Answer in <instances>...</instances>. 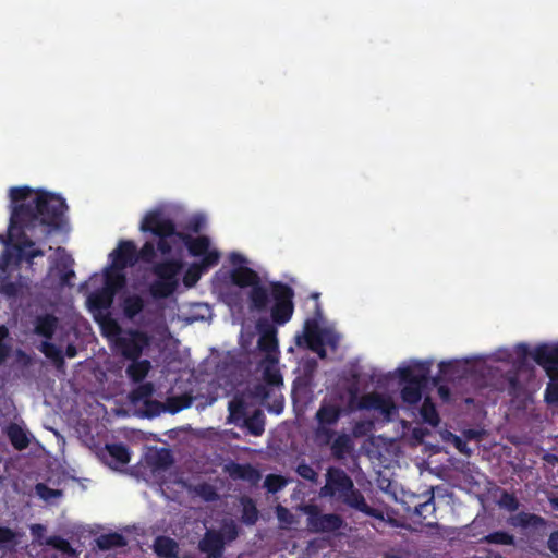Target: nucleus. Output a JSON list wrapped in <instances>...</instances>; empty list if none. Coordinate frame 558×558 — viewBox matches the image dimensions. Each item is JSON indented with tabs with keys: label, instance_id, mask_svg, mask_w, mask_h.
I'll return each instance as SVG.
<instances>
[{
	"label": "nucleus",
	"instance_id": "nucleus-21",
	"mask_svg": "<svg viewBox=\"0 0 558 558\" xmlns=\"http://www.w3.org/2000/svg\"><path fill=\"white\" fill-rule=\"evenodd\" d=\"M153 549L160 558H178L179 544L169 536L159 535L154 541Z\"/></svg>",
	"mask_w": 558,
	"mask_h": 558
},
{
	"label": "nucleus",
	"instance_id": "nucleus-35",
	"mask_svg": "<svg viewBox=\"0 0 558 558\" xmlns=\"http://www.w3.org/2000/svg\"><path fill=\"white\" fill-rule=\"evenodd\" d=\"M173 463V457L169 449L157 450L150 458V464L155 469L166 470Z\"/></svg>",
	"mask_w": 558,
	"mask_h": 558
},
{
	"label": "nucleus",
	"instance_id": "nucleus-25",
	"mask_svg": "<svg viewBox=\"0 0 558 558\" xmlns=\"http://www.w3.org/2000/svg\"><path fill=\"white\" fill-rule=\"evenodd\" d=\"M96 544L100 550L106 551L113 548H122L128 545V542L122 534L111 532L98 536L96 538Z\"/></svg>",
	"mask_w": 558,
	"mask_h": 558
},
{
	"label": "nucleus",
	"instance_id": "nucleus-46",
	"mask_svg": "<svg viewBox=\"0 0 558 558\" xmlns=\"http://www.w3.org/2000/svg\"><path fill=\"white\" fill-rule=\"evenodd\" d=\"M16 534L7 526H0V548H7L15 544Z\"/></svg>",
	"mask_w": 558,
	"mask_h": 558
},
{
	"label": "nucleus",
	"instance_id": "nucleus-6",
	"mask_svg": "<svg viewBox=\"0 0 558 558\" xmlns=\"http://www.w3.org/2000/svg\"><path fill=\"white\" fill-rule=\"evenodd\" d=\"M430 364L415 362L413 365L398 368L401 389V399L409 405L417 404L422 399V390L428 381Z\"/></svg>",
	"mask_w": 558,
	"mask_h": 558
},
{
	"label": "nucleus",
	"instance_id": "nucleus-20",
	"mask_svg": "<svg viewBox=\"0 0 558 558\" xmlns=\"http://www.w3.org/2000/svg\"><path fill=\"white\" fill-rule=\"evenodd\" d=\"M35 242L24 232L21 236V241L13 245L16 251L17 258L20 260H26L32 264L35 257L44 256V251L40 248H34Z\"/></svg>",
	"mask_w": 558,
	"mask_h": 558
},
{
	"label": "nucleus",
	"instance_id": "nucleus-38",
	"mask_svg": "<svg viewBox=\"0 0 558 558\" xmlns=\"http://www.w3.org/2000/svg\"><path fill=\"white\" fill-rule=\"evenodd\" d=\"M45 543H46V545H48L63 554H68V555L75 554V550L72 548L70 542L64 539L61 536H58V535L49 536Z\"/></svg>",
	"mask_w": 558,
	"mask_h": 558
},
{
	"label": "nucleus",
	"instance_id": "nucleus-63",
	"mask_svg": "<svg viewBox=\"0 0 558 558\" xmlns=\"http://www.w3.org/2000/svg\"><path fill=\"white\" fill-rule=\"evenodd\" d=\"M230 260L234 265L243 264L246 262V259L241 254H238V253H232L230 256Z\"/></svg>",
	"mask_w": 558,
	"mask_h": 558
},
{
	"label": "nucleus",
	"instance_id": "nucleus-5",
	"mask_svg": "<svg viewBox=\"0 0 558 558\" xmlns=\"http://www.w3.org/2000/svg\"><path fill=\"white\" fill-rule=\"evenodd\" d=\"M151 274L156 277L148 287L149 294L155 300L167 299L174 293L179 287V275L182 270V262L177 258H169L151 263Z\"/></svg>",
	"mask_w": 558,
	"mask_h": 558
},
{
	"label": "nucleus",
	"instance_id": "nucleus-16",
	"mask_svg": "<svg viewBox=\"0 0 558 558\" xmlns=\"http://www.w3.org/2000/svg\"><path fill=\"white\" fill-rule=\"evenodd\" d=\"M343 413L344 410L341 404L324 399L315 414V418L318 426H332L339 422Z\"/></svg>",
	"mask_w": 558,
	"mask_h": 558
},
{
	"label": "nucleus",
	"instance_id": "nucleus-52",
	"mask_svg": "<svg viewBox=\"0 0 558 558\" xmlns=\"http://www.w3.org/2000/svg\"><path fill=\"white\" fill-rule=\"evenodd\" d=\"M146 407V416L154 417L158 415L161 412V409L163 408L162 403L156 400H148L145 403Z\"/></svg>",
	"mask_w": 558,
	"mask_h": 558
},
{
	"label": "nucleus",
	"instance_id": "nucleus-61",
	"mask_svg": "<svg viewBox=\"0 0 558 558\" xmlns=\"http://www.w3.org/2000/svg\"><path fill=\"white\" fill-rule=\"evenodd\" d=\"M546 374L550 378V383H558V366L548 367Z\"/></svg>",
	"mask_w": 558,
	"mask_h": 558
},
{
	"label": "nucleus",
	"instance_id": "nucleus-56",
	"mask_svg": "<svg viewBox=\"0 0 558 558\" xmlns=\"http://www.w3.org/2000/svg\"><path fill=\"white\" fill-rule=\"evenodd\" d=\"M283 405H284V402H283V398L280 397V398H275L274 402L271 405L268 407V410L270 412H274L276 414H279L282 412L283 410Z\"/></svg>",
	"mask_w": 558,
	"mask_h": 558
},
{
	"label": "nucleus",
	"instance_id": "nucleus-41",
	"mask_svg": "<svg viewBox=\"0 0 558 558\" xmlns=\"http://www.w3.org/2000/svg\"><path fill=\"white\" fill-rule=\"evenodd\" d=\"M202 259L197 264L203 271H206L208 268L216 266L219 263V252L216 250H208L204 255L201 256Z\"/></svg>",
	"mask_w": 558,
	"mask_h": 558
},
{
	"label": "nucleus",
	"instance_id": "nucleus-2",
	"mask_svg": "<svg viewBox=\"0 0 558 558\" xmlns=\"http://www.w3.org/2000/svg\"><path fill=\"white\" fill-rule=\"evenodd\" d=\"M231 281L240 287H251L248 292L250 310L265 313L269 310L274 323L282 326L287 324L294 312V290L281 281L269 283V290L260 284L258 274L250 268L240 266L231 271Z\"/></svg>",
	"mask_w": 558,
	"mask_h": 558
},
{
	"label": "nucleus",
	"instance_id": "nucleus-64",
	"mask_svg": "<svg viewBox=\"0 0 558 558\" xmlns=\"http://www.w3.org/2000/svg\"><path fill=\"white\" fill-rule=\"evenodd\" d=\"M77 354V350L74 344H68L65 348V355L70 359L75 357Z\"/></svg>",
	"mask_w": 558,
	"mask_h": 558
},
{
	"label": "nucleus",
	"instance_id": "nucleus-53",
	"mask_svg": "<svg viewBox=\"0 0 558 558\" xmlns=\"http://www.w3.org/2000/svg\"><path fill=\"white\" fill-rule=\"evenodd\" d=\"M199 494L206 501H214L217 498L216 490L208 484L201 485Z\"/></svg>",
	"mask_w": 558,
	"mask_h": 558
},
{
	"label": "nucleus",
	"instance_id": "nucleus-12",
	"mask_svg": "<svg viewBox=\"0 0 558 558\" xmlns=\"http://www.w3.org/2000/svg\"><path fill=\"white\" fill-rule=\"evenodd\" d=\"M359 407L364 410L379 411L387 417V420H390V416L396 412L393 401L390 398L376 392L363 396Z\"/></svg>",
	"mask_w": 558,
	"mask_h": 558
},
{
	"label": "nucleus",
	"instance_id": "nucleus-13",
	"mask_svg": "<svg viewBox=\"0 0 558 558\" xmlns=\"http://www.w3.org/2000/svg\"><path fill=\"white\" fill-rule=\"evenodd\" d=\"M508 524L522 531H539L546 527L547 521L535 513L525 511L518 512L508 519Z\"/></svg>",
	"mask_w": 558,
	"mask_h": 558
},
{
	"label": "nucleus",
	"instance_id": "nucleus-36",
	"mask_svg": "<svg viewBox=\"0 0 558 558\" xmlns=\"http://www.w3.org/2000/svg\"><path fill=\"white\" fill-rule=\"evenodd\" d=\"M421 415L424 422L428 423L434 427H436L440 422L436 407L434 403L430 402L429 399H425V401L423 402V405L421 408Z\"/></svg>",
	"mask_w": 558,
	"mask_h": 558
},
{
	"label": "nucleus",
	"instance_id": "nucleus-8",
	"mask_svg": "<svg viewBox=\"0 0 558 558\" xmlns=\"http://www.w3.org/2000/svg\"><path fill=\"white\" fill-rule=\"evenodd\" d=\"M150 339L146 332L130 329L116 339L118 351L128 360L135 361L140 359L143 350L149 345Z\"/></svg>",
	"mask_w": 558,
	"mask_h": 558
},
{
	"label": "nucleus",
	"instance_id": "nucleus-24",
	"mask_svg": "<svg viewBox=\"0 0 558 558\" xmlns=\"http://www.w3.org/2000/svg\"><path fill=\"white\" fill-rule=\"evenodd\" d=\"M114 295L112 291L101 288L89 295L88 303L94 310L108 311L113 303Z\"/></svg>",
	"mask_w": 558,
	"mask_h": 558
},
{
	"label": "nucleus",
	"instance_id": "nucleus-28",
	"mask_svg": "<svg viewBox=\"0 0 558 558\" xmlns=\"http://www.w3.org/2000/svg\"><path fill=\"white\" fill-rule=\"evenodd\" d=\"M107 453L118 465H125L130 462L131 453L124 444H107L105 447Z\"/></svg>",
	"mask_w": 558,
	"mask_h": 558
},
{
	"label": "nucleus",
	"instance_id": "nucleus-3",
	"mask_svg": "<svg viewBox=\"0 0 558 558\" xmlns=\"http://www.w3.org/2000/svg\"><path fill=\"white\" fill-rule=\"evenodd\" d=\"M140 230L157 238V250L163 256L170 255L173 248L181 243L195 257L204 255L210 246L209 238L206 235L193 238L187 233L178 231L174 221L160 209L146 213L141 221Z\"/></svg>",
	"mask_w": 558,
	"mask_h": 558
},
{
	"label": "nucleus",
	"instance_id": "nucleus-14",
	"mask_svg": "<svg viewBox=\"0 0 558 558\" xmlns=\"http://www.w3.org/2000/svg\"><path fill=\"white\" fill-rule=\"evenodd\" d=\"M275 325L277 324L272 320L270 323L267 319H259L257 322L256 328L259 333L257 344L262 351L270 353L278 348L277 329Z\"/></svg>",
	"mask_w": 558,
	"mask_h": 558
},
{
	"label": "nucleus",
	"instance_id": "nucleus-39",
	"mask_svg": "<svg viewBox=\"0 0 558 558\" xmlns=\"http://www.w3.org/2000/svg\"><path fill=\"white\" fill-rule=\"evenodd\" d=\"M498 505L500 508H504L510 512L517 511L520 507V502L515 495L507 490H502L498 500Z\"/></svg>",
	"mask_w": 558,
	"mask_h": 558
},
{
	"label": "nucleus",
	"instance_id": "nucleus-4",
	"mask_svg": "<svg viewBox=\"0 0 558 558\" xmlns=\"http://www.w3.org/2000/svg\"><path fill=\"white\" fill-rule=\"evenodd\" d=\"M320 496L336 497L343 504L365 514H373V508L369 507L363 494L354 487L352 478L344 470L330 466L326 473V483L320 488Z\"/></svg>",
	"mask_w": 558,
	"mask_h": 558
},
{
	"label": "nucleus",
	"instance_id": "nucleus-42",
	"mask_svg": "<svg viewBox=\"0 0 558 558\" xmlns=\"http://www.w3.org/2000/svg\"><path fill=\"white\" fill-rule=\"evenodd\" d=\"M203 269L197 264H193L186 270L183 282L185 287H193L199 280Z\"/></svg>",
	"mask_w": 558,
	"mask_h": 558
},
{
	"label": "nucleus",
	"instance_id": "nucleus-45",
	"mask_svg": "<svg viewBox=\"0 0 558 558\" xmlns=\"http://www.w3.org/2000/svg\"><path fill=\"white\" fill-rule=\"evenodd\" d=\"M296 473L302 478L310 481L312 483H316L318 478V473L307 463L301 462L296 466Z\"/></svg>",
	"mask_w": 558,
	"mask_h": 558
},
{
	"label": "nucleus",
	"instance_id": "nucleus-37",
	"mask_svg": "<svg viewBox=\"0 0 558 558\" xmlns=\"http://www.w3.org/2000/svg\"><path fill=\"white\" fill-rule=\"evenodd\" d=\"M439 375L434 377V385H438L440 379H453L460 377L458 375V364L454 362H440L439 363Z\"/></svg>",
	"mask_w": 558,
	"mask_h": 558
},
{
	"label": "nucleus",
	"instance_id": "nucleus-18",
	"mask_svg": "<svg viewBox=\"0 0 558 558\" xmlns=\"http://www.w3.org/2000/svg\"><path fill=\"white\" fill-rule=\"evenodd\" d=\"M532 357L545 372L548 367L558 366V344H539L534 349Z\"/></svg>",
	"mask_w": 558,
	"mask_h": 558
},
{
	"label": "nucleus",
	"instance_id": "nucleus-29",
	"mask_svg": "<svg viewBox=\"0 0 558 558\" xmlns=\"http://www.w3.org/2000/svg\"><path fill=\"white\" fill-rule=\"evenodd\" d=\"M7 435H8V438L10 440L11 445L16 450H24L29 445V439H28L25 430L17 424H11L8 427Z\"/></svg>",
	"mask_w": 558,
	"mask_h": 558
},
{
	"label": "nucleus",
	"instance_id": "nucleus-26",
	"mask_svg": "<svg viewBox=\"0 0 558 558\" xmlns=\"http://www.w3.org/2000/svg\"><path fill=\"white\" fill-rule=\"evenodd\" d=\"M151 364L148 360L132 361V363L126 367L128 377L134 383H142L144 378L148 375L150 371Z\"/></svg>",
	"mask_w": 558,
	"mask_h": 558
},
{
	"label": "nucleus",
	"instance_id": "nucleus-43",
	"mask_svg": "<svg viewBox=\"0 0 558 558\" xmlns=\"http://www.w3.org/2000/svg\"><path fill=\"white\" fill-rule=\"evenodd\" d=\"M40 351L49 359L53 360V361H57V362H62L63 361V356H62V353H61V350L53 343L49 342V341H44L41 343V348H40Z\"/></svg>",
	"mask_w": 558,
	"mask_h": 558
},
{
	"label": "nucleus",
	"instance_id": "nucleus-23",
	"mask_svg": "<svg viewBox=\"0 0 558 558\" xmlns=\"http://www.w3.org/2000/svg\"><path fill=\"white\" fill-rule=\"evenodd\" d=\"M125 284L126 277L123 274V270H118L111 266L105 271L104 289L112 291L113 294H117L118 291L125 287Z\"/></svg>",
	"mask_w": 558,
	"mask_h": 558
},
{
	"label": "nucleus",
	"instance_id": "nucleus-22",
	"mask_svg": "<svg viewBox=\"0 0 558 558\" xmlns=\"http://www.w3.org/2000/svg\"><path fill=\"white\" fill-rule=\"evenodd\" d=\"M121 308L123 315L130 319L133 320L136 316H138L145 308V301L144 299L138 294H129L125 295L121 300Z\"/></svg>",
	"mask_w": 558,
	"mask_h": 558
},
{
	"label": "nucleus",
	"instance_id": "nucleus-59",
	"mask_svg": "<svg viewBox=\"0 0 558 558\" xmlns=\"http://www.w3.org/2000/svg\"><path fill=\"white\" fill-rule=\"evenodd\" d=\"M515 352H517L518 356L521 359H525L529 355L532 356V354H533V352L530 351L527 344H525V343L518 344L515 347Z\"/></svg>",
	"mask_w": 558,
	"mask_h": 558
},
{
	"label": "nucleus",
	"instance_id": "nucleus-34",
	"mask_svg": "<svg viewBox=\"0 0 558 558\" xmlns=\"http://www.w3.org/2000/svg\"><path fill=\"white\" fill-rule=\"evenodd\" d=\"M482 542L486 543V544L507 545V546L515 545L514 536L506 531H495V532L488 533L487 535H485L482 538Z\"/></svg>",
	"mask_w": 558,
	"mask_h": 558
},
{
	"label": "nucleus",
	"instance_id": "nucleus-19",
	"mask_svg": "<svg viewBox=\"0 0 558 558\" xmlns=\"http://www.w3.org/2000/svg\"><path fill=\"white\" fill-rule=\"evenodd\" d=\"M59 320L53 314L37 315L34 319V332L47 340L52 339Z\"/></svg>",
	"mask_w": 558,
	"mask_h": 558
},
{
	"label": "nucleus",
	"instance_id": "nucleus-1",
	"mask_svg": "<svg viewBox=\"0 0 558 558\" xmlns=\"http://www.w3.org/2000/svg\"><path fill=\"white\" fill-rule=\"evenodd\" d=\"M34 191L29 186L11 187L9 195L13 203L5 234H0V243L9 246L20 243L22 234L48 238L60 230L68 210L65 199L44 190Z\"/></svg>",
	"mask_w": 558,
	"mask_h": 558
},
{
	"label": "nucleus",
	"instance_id": "nucleus-15",
	"mask_svg": "<svg viewBox=\"0 0 558 558\" xmlns=\"http://www.w3.org/2000/svg\"><path fill=\"white\" fill-rule=\"evenodd\" d=\"M303 339L306 347L318 354L320 359L326 357V350L324 348L323 329L314 320H307L304 326Z\"/></svg>",
	"mask_w": 558,
	"mask_h": 558
},
{
	"label": "nucleus",
	"instance_id": "nucleus-40",
	"mask_svg": "<svg viewBox=\"0 0 558 558\" xmlns=\"http://www.w3.org/2000/svg\"><path fill=\"white\" fill-rule=\"evenodd\" d=\"M191 403L192 399L187 396L173 397L167 400L169 412L171 413H177L183 409H186L191 405Z\"/></svg>",
	"mask_w": 558,
	"mask_h": 558
},
{
	"label": "nucleus",
	"instance_id": "nucleus-17",
	"mask_svg": "<svg viewBox=\"0 0 558 558\" xmlns=\"http://www.w3.org/2000/svg\"><path fill=\"white\" fill-rule=\"evenodd\" d=\"M226 471L232 480H242L251 484H257L260 480L259 471L250 463L241 464L230 462L226 465Z\"/></svg>",
	"mask_w": 558,
	"mask_h": 558
},
{
	"label": "nucleus",
	"instance_id": "nucleus-51",
	"mask_svg": "<svg viewBox=\"0 0 558 558\" xmlns=\"http://www.w3.org/2000/svg\"><path fill=\"white\" fill-rule=\"evenodd\" d=\"M36 490L44 499H49L51 497H57L61 495L60 490L49 488L43 483L36 485Z\"/></svg>",
	"mask_w": 558,
	"mask_h": 558
},
{
	"label": "nucleus",
	"instance_id": "nucleus-60",
	"mask_svg": "<svg viewBox=\"0 0 558 558\" xmlns=\"http://www.w3.org/2000/svg\"><path fill=\"white\" fill-rule=\"evenodd\" d=\"M438 395L442 400L448 401L450 399V388L446 385H439Z\"/></svg>",
	"mask_w": 558,
	"mask_h": 558
},
{
	"label": "nucleus",
	"instance_id": "nucleus-57",
	"mask_svg": "<svg viewBox=\"0 0 558 558\" xmlns=\"http://www.w3.org/2000/svg\"><path fill=\"white\" fill-rule=\"evenodd\" d=\"M430 507L434 509V505L432 501L422 502L415 507L414 513L417 514L418 517H422L423 519H425L424 512L427 511L428 508H430Z\"/></svg>",
	"mask_w": 558,
	"mask_h": 558
},
{
	"label": "nucleus",
	"instance_id": "nucleus-11",
	"mask_svg": "<svg viewBox=\"0 0 558 558\" xmlns=\"http://www.w3.org/2000/svg\"><path fill=\"white\" fill-rule=\"evenodd\" d=\"M226 542L223 535L215 530H207L203 538L198 542L201 553L207 555V558H222Z\"/></svg>",
	"mask_w": 558,
	"mask_h": 558
},
{
	"label": "nucleus",
	"instance_id": "nucleus-55",
	"mask_svg": "<svg viewBox=\"0 0 558 558\" xmlns=\"http://www.w3.org/2000/svg\"><path fill=\"white\" fill-rule=\"evenodd\" d=\"M12 259H13V254L10 253L8 250L2 253V255L0 256V270L2 274L5 272L7 268L11 264Z\"/></svg>",
	"mask_w": 558,
	"mask_h": 558
},
{
	"label": "nucleus",
	"instance_id": "nucleus-62",
	"mask_svg": "<svg viewBox=\"0 0 558 558\" xmlns=\"http://www.w3.org/2000/svg\"><path fill=\"white\" fill-rule=\"evenodd\" d=\"M74 276H75V272H74V270H72V269L64 271V272L61 275V283H62V284H70V280H71V278H73Z\"/></svg>",
	"mask_w": 558,
	"mask_h": 558
},
{
	"label": "nucleus",
	"instance_id": "nucleus-7",
	"mask_svg": "<svg viewBox=\"0 0 558 558\" xmlns=\"http://www.w3.org/2000/svg\"><path fill=\"white\" fill-rule=\"evenodd\" d=\"M157 243L146 241L137 251L136 245L131 240H121L116 250L110 253L112 268L124 270L138 262L150 264L156 258Z\"/></svg>",
	"mask_w": 558,
	"mask_h": 558
},
{
	"label": "nucleus",
	"instance_id": "nucleus-30",
	"mask_svg": "<svg viewBox=\"0 0 558 558\" xmlns=\"http://www.w3.org/2000/svg\"><path fill=\"white\" fill-rule=\"evenodd\" d=\"M330 449L336 459H343L352 449L351 438L345 434L337 436L331 442Z\"/></svg>",
	"mask_w": 558,
	"mask_h": 558
},
{
	"label": "nucleus",
	"instance_id": "nucleus-27",
	"mask_svg": "<svg viewBox=\"0 0 558 558\" xmlns=\"http://www.w3.org/2000/svg\"><path fill=\"white\" fill-rule=\"evenodd\" d=\"M242 506L241 520L246 525H254L258 521V509L255 501L247 496L240 499Z\"/></svg>",
	"mask_w": 558,
	"mask_h": 558
},
{
	"label": "nucleus",
	"instance_id": "nucleus-9",
	"mask_svg": "<svg viewBox=\"0 0 558 558\" xmlns=\"http://www.w3.org/2000/svg\"><path fill=\"white\" fill-rule=\"evenodd\" d=\"M307 525L315 533H330L343 525V519L337 513H322L317 507L307 509Z\"/></svg>",
	"mask_w": 558,
	"mask_h": 558
},
{
	"label": "nucleus",
	"instance_id": "nucleus-44",
	"mask_svg": "<svg viewBox=\"0 0 558 558\" xmlns=\"http://www.w3.org/2000/svg\"><path fill=\"white\" fill-rule=\"evenodd\" d=\"M329 427L330 426H317L315 430V439L322 446L332 442L331 440L335 436V433Z\"/></svg>",
	"mask_w": 558,
	"mask_h": 558
},
{
	"label": "nucleus",
	"instance_id": "nucleus-10",
	"mask_svg": "<svg viewBox=\"0 0 558 558\" xmlns=\"http://www.w3.org/2000/svg\"><path fill=\"white\" fill-rule=\"evenodd\" d=\"M283 385V378L279 369L266 367L263 372V383L254 386V396L267 400L275 388Z\"/></svg>",
	"mask_w": 558,
	"mask_h": 558
},
{
	"label": "nucleus",
	"instance_id": "nucleus-48",
	"mask_svg": "<svg viewBox=\"0 0 558 558\" xmlns=\"http://www.w3.org/2000/svg\"><path fill=\"white\" fill-rule=\"evenodd\" d=\"M286 484V481L280 475H268L265 480L267 489L271 493H276L281 489Z\"/></svg>",
	"mask_w": 558,
	"mask_h": 558
},
{
	"label": "nucleus",
	"instance_id": "nucleus-50",
	"mask_svg": "<svg viewBox=\"0 0 558 558\" xmlns=\"http://www.w3.org/2000/svg\"><path fill=\"white\" fill-rule=\"evenodd\" d=\"M324 347L329 345L331 349H337L339 344V336L329 329H323Z\"/></svg>",
	"mask_w": 558,
	"mask_h": 558
},
{
	"label": "nucleus",
	"instance_id": "nucleus-49",
	"mask_svg": "<svg viewBox=\"0 0 558 558\" xmlns=\"http://www.w3.org/2000/svg\"><path fill=\"white\" fill-rule=\"evenodd\" d=\"M220 533L223 535L225 542H232L239 536L238 526L233 521L223 524L222 531Z\"/></svg>",
	"mask_w": 558,
	"mask_h": 558
},
{
	"label": "nucleus",
	"instance_id": "nucleus-33",
	"mask_svg": "<svg viewBox=\"0 0 558 558\" xmlns=\"http://www.w3.org/2000/svg\"><path fill=\"white\" fill-rule=\"evenodd\" d=\"M245 427L253 436H262L265 432V416L260 411H255L244 421Z\"/></svg>",
	"mask_w": 558,
	"mask_h": 558
},
{
	"label": "nucleus",
	"instance_id": "nucleus-31",
	"mask_svg": "<svg viewBox=\"0 0 558 558\" xmlns=\"http://www.w3.org/2000/svg\"><path fill=\"white\" fill-rule=\"evenodd\" d=\"M155 389L151 383H142L136 388L131 390L129 399L133 404L143 402L144 404L150 400Z\"/></svg>",
	"mask_w": 558,
	"mask_h": 558
},
{
	"label": "nucleus",
	"instance_id": "nucleus-47",
	"mask_svg": "<svg viewBox=\"0 0 558 558\" xmlns=\"http://www.w3.org/2000/svg\"><path fill=\"white\" fill-rule=\"evenodd\" d=\"M545 401L551 405H558V383H548L544 393Z\"/></svg>",
	"mask_w": 558,
	"mask_h": 558
},
{
	"label": "nucleus",
	"instance_id": "nucleus-54",
	"mask_svg": "<svg viewBox=\"0 0 558 558\" xmlns=\"http://www.w3.org/2000/svg\"><path fill=\"white\" fill-rule=\"evenodd\" d=\"M548 549L558 557V530L554 531L547 542Z\"/></svg>",
	"mask_w": 558,
	"mask_h": 558
},
{
	"label": "nucleus",
	"instance_id": "nucleus-32",
	"mask_svg": "<svg viewBox=\"0 0 558 558\" xmlns=\"http://www.w3.org/2000/svg\"><path fill=\"white\" fill-rule=\"evenodd\" d=\"M23 283L20 280L12 281L9 276H0V293L7 298H16L22 293Z\"/></svg>",
	"mask_w": 558,
	"mask_h": 558
},
{
	"label": "nucleus",
	"instance_id": "nucleus-58",
	"mask_svg": "<svg viewBox=\"0 0 558 558\" xmlns=\"http://www.w3.org/2000/svg\"><path fill=\"white\" fill-rule=\"evenodd\" d=\"M229 411L231 416H235L236 414L242 415L244 413V408L241 402L231 401L229 403Z\"/></svg>",
	"mask_w": 558,
	"mask_h": 558
}]
</instances>
